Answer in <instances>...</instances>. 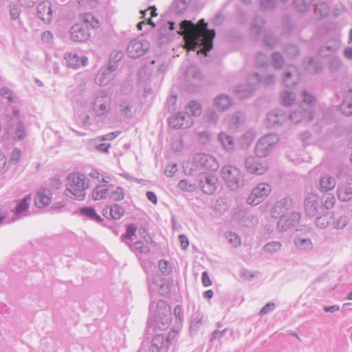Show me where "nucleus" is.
<instances>
[{"label": "nucleus", "instance_id": "f257e3e1", "mask_svg": "<svg viewBox=\"0 0 352 352\" xmlns=\"http://www.w3.org/2000/svg\"><path fill=\"white\" fill-rule=\"evenodd\" d=\"M199 24L203 25L204 30H199L191 21L184 20L179 24L177 33L184 36L187 50L195 51L197 47H203L207 55L213 47L216 34L214 30L207 28L208 23L204 19L199 20Z\"/></svg>", "mask_w": 352, "mask_h": 352}, {"label": "nucleus", "instance_id": "f03ea898", "mask_svg": "<svg viewBox=\"0 0 352 352\" xmlns=\"http://www.w3.org/2000/svg\"><path fill=\"white\" fill-rule=\"evenodd\" d=\"M155 318H151L147 322L146 333L154 331L156 329L164 330L168 327L171 322L170 308L164 300H159L156 305Z\"/></svg>", "mask_w": 352, "mask_h": 352}, {"label": "nucleus", "instance_id": "7ed1b4c3", "mask_svg": "<svg viewBox=\"0 0 352 352\" xmlns=\"http://www.w3.org/2000/svg\"><path fill=\"white\" fill-rule=\"evenodd\" d=\"M93 28L99 27V21L91 14L83 16V23L74 25L70 29V36L72 41L85 42L90 36L89 27Z\"/></svg>", "mask_w": 352, "mask_h": 352}, {"label": "nucleus", "instance_id": "20e7f679", "mask_svg": "<svg viewBox=\"0 0 352 352\" xmlns=\"http://www.w3.org/2000/svg\"><path fill=\"white\" fill-rule=\"evenodd\" d=\"M275 82V76L274 75H268L265 77H261L258 73L250 74L248 78V85L238 86L235 88V92L241 98L249 97L255 90L257 84H261L268 86Z\"/></svg>", "mask_w": 352, "mask_h": 352}, {"label": "nucleus", "instance_id": "39448f33", "mask_svg": "<svg viewBox=\"0 0 352 352\" xmlns=\"http://www.w3.org/2000/svg\"><path fill=\"white\" fill-rule=\"evenodd\" d=\"M67 190L77 199L82 200L85 197V190L89 188V179L78 173H73L67 177Z\"/></svg>", "mask_w": 352, "mask_h": 352}, {"label": "nucleus", "instance_id": "423d86ee", "mask_svg": "<svg viewBox=\"0 0 352 352\" xmlns=\"http://www.w3.org/2000/svg\"><path fill=\"white\" fill-rule=\"evenodd\" d=\"M221 177L230 190H236L243 185V179L239 168L232 165H225L221 169Z\"/></svg>", "mask_w": 352, "mask_h": 352}, {"label": "nucleus", "instance_id": "0eeeda50", "mask_svg": "<svg viewBox=\"0 0 352 352\" xmlns=\"http://www.w3.org/2000/svg\"><path fill=\"white\" fill-rule=\"evenodd\" d=\"M177 111L168 118V124L173 129H186L192 124L191 116H199L201 111Z\"/></svg>", "mask_w": 352, "mask_h": 352}, {"label": "nucleus", "instance_id": "6e6552de", "mask_svg": "<svg viewBox=\"0 0 352 352\" xmlns=\"http://www.w3.org/2000/svg\"><path fill=\"white\" fill-rule=\"evenodd\" d=\"M278 140V135L274 133H269L263 136L256 145L255 154L259 157H266Z\"/></svg>", "mask_w": 352, "mask_h": 352}, {"label": "nucleus", "instance_id": "1a4fd4ad", "mask_svg": "<svg viewBox=\"0 0 352 352\" xmlns=\"http://www.w3.org/2000/svg\"><path fill=\"white\" fill-rule=\"evenodd\" d=\"M193 164L197 169L216 171L219 164L217 160L209 154L197 153L193 158Z\"/></svg>", "mask_w": 352, "mask_h": 352}, {"label": "nucleus", "instance_id": "9d476101", "mask_svg": "<svg viewBox=\"0 0 352 352\" xmlns=\"http://www.w3.org/2000/svg\"><path fill=\"white\" fill-rule=\"evenodd\" d=\"M272 190L271 186L267 183L258 184L251 192L247 199L250 205L256 206L266 198Z\"/></svg>", "mask_w": 352, "mask_h": 352}, {"label": "nucleus", "instance_id": "9b49d317", "mask_svg": "<svg viewBox=\"0 0 352 352\" xmlns=\"http://www.w3.org/2000/svg\"><path fill=\"white\" fill-rule=\"evenodd\" d=\"M198 185L201 191L207 195L213 194L217 188L218 178L208 173H199L197 176Z\"/></svg>", "mask_w": 352, "mask_h": 352}, {"label": "nucleus", "instance_id": "f8f14e48", "mask_svg": "<svg viewBox=\"0 0 352 352\" xmlns=\"http://www.w3.org/2000/svg\"><path fill=\"white\" fill-rule=\"evenodd\" d=\"M150 48V43L146 40L133 39L126 48V52L129 57L138 58L145 54Z\"/></svg>", "mask_w": 352, "mask_h": 352}, {"label": "nucleus", "instance_id": "ddd939ff", "mask_svg": "<svg viewBox=\"0 0 352 352\" xmlns=\"http://www.w3.org/2000/svg\"><path fill=\"white\" fill-rule=\"evenodd\" d=\"M320 205L318 197L313 193L308 194L304 201L305 211L307 215L314 217L320 214Z\"/></svg>", "mask_w": 352, "mask_h": 352}, {"label": "nucleus", "instance_id": "4468645a", "mask_svg": "<svg viewBox=\"0 0 352 352\" xmlns=\"http://www.w3.org/2000/svg\"><path fill=\"white\" fill-rule=\"evenodd\" d=\"M113 67L108 65L106 67H102L96 77V83L100 86L108 85L116 74L117 70Z\"/></svg>", "mask_w": 352, "mask_h": 352}, {"label": "nucleus", "instance_id": "2eb2a0df", "mask_svg": "<svg viewBox=\"0 0 352 352\" xmlns=\"http://www.w3.org/2000/svg\"><path fill=\"white\" fill-rule=\"evenodd\" d=\"M280 217V219L278 221L277 226L280 231H285L298 226L300 219V214L299 212H294L289 216Z\"/></svg>", "mask_w": 352, "mask_h": 352}, {"label": "nucleus", "instance_id": "dca6fc26", "mask_svg": "<svg viewBox=\"0 0 352 352\" xmlns=\"http://www.w3.org/2000/svg\"><path fill=\"white\" fill-rule=\"evenodd\" d=\"M245 167L249 173L258 175L264 174L267 170V167L254 157L246 158Z\"/></svg>", "mask_w": 352, "mask_h": 352}, {"label": "nucleus", "instance_id": "f3484780", "mask_svg": "<svg viewBox=\"0 0 352 352\" xmlns=\"http://www.w3.org/2000/svg\"><path fill=\"white\" fill-rule=\"evenodd\" d=\"M287 120L286 111H269L266 116L265 124L267 127L279 126Z\"/></svg>", "mask_w": 352, "mask_h": 352}, {"label": "nucleus", "instance_id": "a211bd4d", "mask_svg": "<svg viewBox=\"0 0 352 352\" xmlns=\"http://www.w3.org/2000/svg\"><path fill=\"white\" fill-rule=\"evenodd\" d=\"M65 59L66 65L72 69H77L80 65L85 66L88 62L86 56H79L75 52H66Z\"/></svg>", "mask_w": 352, "mask_h": 352}, {"label": "nucleus", "instance_id": "6ab92c4d", "mask_svg": "<svg viewBox=\"0 0 352 352\" xmlns=\"http://www.w3.org/2000/svg\"><path fill=\"white\" fill-rule=\"evenodd\" d=\"M52 192L49 188H41L37 191L34 196V204L38 208L45 207L50 204Z\"/></svg>", "mask_w": 352, "mask_h": 352}, {"label": "nucleus", "instance_id": "aec40b11", "mask_svg": "<svg viewBox=\"0 0 352 352\" xmlns=\"http://www.w3.org/2000/svg\"><path fill=\"white\" fill-rule=\"evenodd\" d=\"M329 197H327L322 206H320V212L322 213V215L318 217L316 219V225L320 228H324L329 224L330 222V217L329 216Z\"/></svg>", "mask_w": 352, "mask_h": 352}, {"label": "nucleus", "instance_id": "412c9836", "mask_svg": "<svg viewBox=\"0 0 352 352\" xmlns=\"http://www.w3.org/2000/svg\"><path fill=\"white\" fill-rule=\"evenodd\" d=\"M37 14L44 23H50L52 19V9L50 1H43L37 6Z\"/></svg>", "mask_w": 352, "mask_h": 352}, {"label": "nucleus", "instance_id": "4be33fe9", "mask_svg": "<svg viewBox=\"0 0 352 352\" xmlns=\"http://www.w3.org/2000/svg\"><path fill=\"white\" fill-rule=\"evenodd\" d=\"M186 80L189 85L196 86L202 79L203 76L199 69L195 65L188 67L185 73Z\"/></svg>", "mask_w": 352, "mask_h": 352}, {"label": "nucleus", "instance_id": "5701e85b", "mask_svg": "<svg viewBox=\"0 0 352 352\" xmlns=\"http://www.w3.org/2000/svg\"><path fill=\"white\" fill-rule=\"evenodd\" d=\"M110 98L104 91H99L94 100V110H107L109 108Z\"/></svg>", "mask_w": 352, "mask_h": 352}, {"label": "nucleus", "instance_id": "b1692460", "mask_svg": "<svg viewBox=\"0 0 352 352\" xmlns=\"http://www.w3.org/2000/svg\"><path fill=\"white\" fill-rule=\"evenodd\" d=\"M233 104V100L226 94H220L213 100V107L220 110H226L232 107Z\"/></svg>", "mask_w": 352, "mask_h": 352}, {"label": "nucleus", "instance_id": "393cba45", "mask_svg": "<svg viewBox=\"0 0 352 352\" xmlns=\"http://www.w3.org/2000/svg\"><path fill=\"white\" fill-rule=\"evenodd\" d=\"M293 202L292 199L288 197L282 198L274 206L273 210L280 216H283L285 213L292 208Z\"/></svg>", "mask_w": 352, "mask_h": 352}, {"label": "nucleus", "instance_id": "a878e982", "mask_svg": "<svg viewBox=\"0 0 352 352\" xmlns=\"http://www.w3.org/2000/svg\"><path fill=\"white\" fill-rule=\"evenodd\" d=\"M338 199L341 201H348L352 199V185L346 181V184L339 186L337 189Z\"/></svg>", "mask_w": 352, "mask_h": 352}, {"label": "nucleus", "instance_id": "bb28decb", "mask_svg": "<svg viewBox=\"0 0 352 352\" xmlns=\"http://www.w3.org/2000/svg\"><path fill=\"white\" fill-rule=\"evenodd\" d=\"M314 111H286L287 118L295 124L299 123L306 114L309 116V120H311Z\"/></svg>", "mask_w": 352, "mask_h": 352}, {"label": "nucleus", "instance_id": "cd10ccee", "mask_svg": "<svg viewBox=\"0 0 352 352\" xmlns=\"http://www.w3.org/2000/svg\"><path fill=\"white\" fill-rule=\"evenodd\" d=\"M218 140L227 151L230 152L234 149L235 144L232 136L221 132L218 135Z\"/></svg>", "mask_w": 352, "mask_h": 352}, {"label": "nucleus", "instance_id": "c85d7f7f", "mask_svg": "<svg viewBox=\"0 0 352 352\" xmlns=\"http://www.w3.org/2000/svg\"><path fill=\"white\" fill-rule=\"evenodd\" d=\"M245 120V117L243 111H235L230 118L228 126L235 130L244 122Z\"/></svg>", "mask_w": 352, "mask_h": 352}, {"label": "nucleus", "instance_id": "c756f323", "mask_svg": "<svg viewBox=\"0 0 352 352\" xmlns=\"http://www.w3.org/2000/svg\"><path fill=\"white\" fill-rule=\"evenodd\" d=\"M294 243L296 247L300 250L309 251L313 248V243L307 237L297 236L295 237Z\"/></svg>", "mask_w": 352, "mask_h": 352}, {"label": "nucleus", "instance_id": "7c9ffc66", "mask_svg": "<svg viewBox=\"0 0 352 352\" xmlns=\"http://www.w3.org/2000/svg\"><path fill=\"white\" fill-rule=\"evenodd\" d=\"M109 210V213L112 219H120L124 214V209L120 205L114 204L109 207L103 210V214L105 215Z\"/></svg>", "mask_w": 352, "mask_h": 352}, {"label": "nucleus", "instance_id": "2f4dec72", "mask_svg": "<svg viewBox=\"0 0 352 352\" xmlns=\"http://www.w3.org/2000/svg\"><path fill=\"white\" fill-rule=\"evenodd\" d=\"M131 252H134L137 256L142 254H147L150 248L148 246L145 245L142 241H137L135 243H129L126 244Z\"/></svg>", "mask_w": 352, "mask_h": 352}, {"label": "nucleus", "instance_id": "473e14b6", "mask_svg": "<svg viewBox=\"0 0 352 352\" xmlns=\"http://www.w3.org/2000/svg\"><path fill=\"white\" fill-rule=\"evenodd\" d=\"M298 79L299 78L296 71L294 72H286L284 74L283 82L285 87L292 88L298 84Z\"/></svg>", "mask_w": 352, "mask_h": 352}, {"label": "nucleus", "instance_id": "72a5a7b5", "mask_svg": "<svg viewBox=\"0 0 352 352\" xmlns=\"http://www.w3.org/2000/svg\"><path fill=\"white\" fill-rule=\"evenodd\" d=\"M79 212L81 215H83L90 220L94 221L97 223H100L102 221L101 217L96 213L95 209L92 207L81 208L79 210Z\"/></svg>", "mask_w": 352, "mask_h": 352}, {"label": "nucleus", "instance_id": "f704fd0d", "mask_svg": "<svg viewBox=\"0 0 352 352\" xmlns=\"http://www.w3.org/2000/svg\"><path fill=\"white\" fill-rule=\"evenodd\" d=\"M164 344V337L162 334H157L152 339L148 347V352H159Z\"/></svg>", "mask_w": 352, "mask_h": 352}, {"label": "nucleus", "instance_id": "c9c22d12", "mask_svg": "<svg viewBox=\"0 0 352 352\" xmlns=\"http://www.w3.org/2000/svg\"><path fill=\"white\" fill-rule=\"evenodd\" d=\"M330 12V8L327 3L320 2L316 5L315 9V15L319 19H323L328 16Z\"/></svg>", "mask_w": 352, "mask_h": 352}, {"label": "nucleus", "instance_id": "e433bc0d", "mask_svg": "<svg viewBox=\"0 0 352 352\" xmlns=\"http://www.w3.org/2000/svg\"><path fill=\"white\" fill-rule=\"evenodd\" d=\"M31 199V195H28L23 199L20 200L14 208V214L19 215L22 212H25L29 208Z\"/></svg>", "mask_w": 352, "mask_h": 352}, {"label": "nucleus", "instance_id": "4c0bfd02", "mask_svg": "<svg viewBox=\"0 0 352 352\" xmlns=\"http://www.w3.org/2000/svg\"><path fill=\"white\" fill-rule=\"evenodd\" d=\"M296 100V95L291 91H284L280 95V102L282 104L288 107L294 103Z\"/></svg>", "mask_w": 352, "mask_h": 352}, {"label": "nucleus", "instance_id": "58836bf2", "mask_svg": "<svg viewBox=\"0 0 352 352\" xmlns=\"http://www.w3.org/2000/svg\"><path fill=\"white\" fill-rule=\"evenodd\" d=\"M137 226L135 224L131 223L126 226V232L121 236L122 242L126 245L130 243L129 240L132 239L133 236L135 235L137 231Z\"/></svg>", "mask_w": 352, "mask_h": 352}, {"label": "nucleus", "instance_id": "ea45409f", "mask_svg": "<svg viewBox=\"0 0 352 352\" xmlns=\"http://www.w3.org/2000/svg\"><path fill=\"white\" fill-rule=\"evenodd\" d=\"M264 25V21L260 16H256L252 21L251 26V34L257 36L261 32Z\"/></svg>", "mask_w": 352, "mask_h": 352}, {"label": "nucleus", "instance_id": "a19ab883", "mask_svg": "<svg viewBox=\"0 0 352 352\" xmlns=\"http://www.w3.org/2000/svg\"><path fill=\"white\" fill-rule=\"evenodd\" d=\"M318 189L321 192L327 193L330 190V176L327 173H323L320 177Z\"/></svg>", "mask_w": 352, "mask_h": 352}, {"label": "nucleus", "instance_id": "79ce46f5", "mask_svg": "<svg viewBox=\"0 0 352 352\" xmlns=\"http://www.w3.org/2000/svg\"><path fill=\"white\" fill-rule=\"evenodd\" d=\"M109 194V189L104 186H97L92 193V197L95 200H100L107 197Z\"/></svg>", "mask_w": 352, "mask_h": 352}, {"label": "nucleus", "instance_id": "37998d69", "mask_svg": "<svg viewBox=\"0 0 352 352\" xmlns=\"http://www.w3.org/2000/svg\"><path fill=\"white\" fill-rule=\"evenodd\" d=\"M26 128L23 122H18L14 131V137L17 140H23L27 136Z\"/></svg>", "mask_w": 352, "mask_h": 352}, {"label": "nucleus", "instance_id": "c03bdc74", "mask_svg": "<svg viewBox=\"0 0 352 352\" xmlns=\"http://www.w3.org/2000/svg\"><path fill=\"white\" fill-rule=\"evenodd\" d=\"M279 39L273 35L271 32H266L264 35L265 45L272 49L275 47L278 43Z\"/></svg>", "mask_w": 352, "mask_h": 352}, {"label": "nucleus", "instance_id": "a18cd8bd", "mask_svg": "<svg viewBox=\"0 0 352 352\" xmlns=\"http://www.w3.org/2000/svg\"><path fill=\"white\" fill-rule=\"evenodd\" d=\"M123 52H113L109 57V65L114 66L115 69L117 70L118 67V63L123 58Z\"/></svg>", "mask_w": 352, "mask_h": 352}, {"label": "nucleus", "instance_id": "49530a36", "mask_svg": "<svg viewBox=\"0 0 352 352\" xmlns=\"http://www.w3.org/2000/svg\"><path fill=\"white\" fill-rule=\"evenodd\" d=\"M272 63L275 69H280L283 67L285 63L283 56L279 52H274L272 54Z\"/></svg>", "mask_w": 352, "mask_h": 352}, {"label": "nucleus", "instance_id": "de8ad7c7", "mask_svg": "<svg viewBox=\"0 0 352 352\" xmlns=\"http://www.w3.org/2000/svg\"><path fill=\"white\" fill-rule=\"evenodd\" d=\"M313 1L314 0H294V4L298 11L305 12L309 8Z\"/></svg>", "mask_w": 352, "mask_h": 352}, {"label": "nucleus", "instance_id": "09e8293b", "mask_svg": "<svg viewBox=\"0 0 352 352\" xmlns=\"http://www.w3.org/2000/svg\"><path fill=\"white\" fill-rule=\"evenodd\" d=\"M76 120L79 124H81L84 127H88L91 124L90 116L87 115L85 111L81 112L76 116Z\"/></svg>", "mask_w": 352, "mask_h": 352}, {"label": "nucleus", "instance_id": "8fccbe9b", "mask_svg": "<svg viewBox=\"0 0 352 352\" xmlns=\"http://www.w3.org/2000/svg\"><path fill=\"white\" fill-rule=\"evenodd\" d=\"M307 69L310 73H318L322 69V64L315 58H310L307 67Z\"/></svg>", "mask_w": 352, "mask_h": 352}, {"label": "nucleus", "instance_id": "3c124183", "mask_svg": "<svg viewBox=\"0 0 352 352\" xmlns=\"http://www.w3.org/2000/svg\"><path fill=\"white\" fill-rule=\"evenodd\" d=\"M178 187L182 190L187 192H193L196 190V185L191 184L187 179H182L178 183Z\"/></svg>", "mask_w": 352, "mask_h": 352}, {"label": "nucleus", "instance_id": "603ef678", "mask_svg": "<svg viewBox=\"0 0 352 352\" xmlns=\"http://www.w3.org/2000/svg\"><path fill=\"white\" fill-rule=\"evenodd\" d=\"M282 245L280 242L272 241L265 245L263 249L266 252L274 253L280 250Z\"/></svg>", "mask_w": 352, "mask_h": 352}, {"label": "nucleus", "instance_id": "864d4df0", "mask_svg": "<svg viewBox=\"0 0 352 352\" xmlns=\"http://www.w3.org/2000/svg\"><path fill=\"white\" fill-rule=\"evenodd\" d=\"M302 96L303 102L310 107L314 106L316 102V97L306 90L302 91Z\"/></svg>", "mask_w": 352, "mask_h": 352}, {"label": "nucleus", "instance_id": "5fc2aeb1", "mask_svg": "<svg viewBox=\"0 0 352 352\" xmlns=\"http://www.w3.org/2000/svg\"><path fill=\"white\" fill-rule=\"evenodd\" d=\"M0 95L7 98L10 102L14 103L18 101V97L7 88L1 89Z\"/></svg>", "mask_w": 352, "mask_h": 352}, {"label": "nucleus", "instance_id": "6e6d98bb", "mask_svg": "<svg viewBox=\"0 0 352 352\" xmlns=\"http://www.w3.org/2000/svg\"><path fill=\"white\" fill-rule=\"evenodd\" d=\"M109 197L114 201H120L124 199V190L122 188L118 186L109 194Z\"/></svg>", "mask_w": 352, "mask_h": 352}, {"label": "nucleus", "instance_id": "4d7b16f0", "mask_svg": "<svg viewBox=\"0 0 352 352\" xmlns=\"http://www.w3.org/2000/svg\"><path fill=\"white\" fill-rule=\"evenodd\" d=\"M159 268L161 272L166 276L170 274L172 272L170 264L166 261L161 260L159 262Z\"/></svg>", "mask_w": 352, "mask_h": 352}, {"label": "nucleus", "instance_id": "13d9d810", "mask_svg": "<svg viewBox=\"0 0 352 352\" xmlns=\"http://www.w3.org/2000/svg\"><path fill=\"white\" fill-rule=\"evenodd\" d=\"M276 6V0H261L260 6L263 10H273Z\"/></svg>", "mask_w": 352, "mask_h": 352}, {"label": "nucleus", "instance_id": "bf43d9fd", "mask_svg": "<svg viewBox=\"0 0 352 352\" xmlns=\"http://www.w3.org/2000/svg\"><path fill=\"white\" fill-rule=\"evenodd\" d=\"M203 118L206 122L210 124H216L218 120V115L216 111H208Z\"/></svg>", "mask_w": 352, "mask_h": 352}, {"label": "nucleus", "instance_id": "052dcab7", "mask_svg": "<svg viewBox=\"0 0 352 352\" xmlns=\"http://www.w3.org/2000/svg\"><path fill=\"white\" fill-rule=\"evenodd\" d=\"M256 63L258 66L265 67L268 65V57L263 53H258L256 57Z\"/></svg>", "mask_w": 352, "mask_h": 352}, {"label": "nucleus", "instance_id": "680f3d73", "mask_svg": "<svg viewBox=\"0 0 352 352\" xmlns=\"http://www.w3.org/2000/svg\"><path fill=\"white\" fill-rule=\"evenodd\" d=\"M202 318H198L196 317L193 320H191L190 324V333L192 332H197V330L200 328V327L202 325Z\"/></svg>", "mask_w": 352, "mask_h": 352}, {"label": "nucleus", "instance_id": "e2e57ef3", "mask_svg": "<svg viewBox=\"0 0 352 352\" xmlns=\"http://www.w3.org/2000/svg\"><path fill=\"white\" fill-rule=\"evenodd\" d=\"M177 96L176 94H172L166 100V107L168 110H175L176 102H177Z\"/></svg>", "mask_w": 352, "mask_h": 352}, {"label": "nucleus", "instance_id": "0e129e2a", "mask_svg": "<svg viewBox=\"0 0 352 352\" xmlns=\"http://www.w3.org/2000/svg\"><path fill=\"white\" fill-rule=\"evenodd\" d=\"M198 136V140L201 144H206L210 142V133L208 131L199 133Z\"/></svg>", "mask_w": 352, "mask_h": 352}, {"label": "nucleus", "instance_id": "69168bd1", "mask_svg": "<svg viewBox=\"0 0 352 352\" xmlns=\"http://www.w3.org/2000/svg\"><path fill=\"white\" fill-rule=\"evenodd\" d=\"M348 223L347 217L345 216L340 217L333 223L334 228L336 229H343Z\"/></svg>", "mask_w": 352, "mask_h": 352}, {"label": "nucleus", "instance_id": "338daca9", "mask_svg": "<svg viewBox=\"0 0 352 352\" xmlns=\"http://www.w3.org/2000/svg\"><path fill=\"white\" fill-rule=\"evenodd\" d=\"M343 63L340 58L338 56H331V72L336 69H340L342 67Z\"/></svg>", "mask_w": 352, "mask_h": 352}, {"label": "nucleus", "instance_id": "774afa93", "mask_svg": "<svg viewBox=\"0 0 352 352\" xmlns=\"http://www.w3.org/2000/svg\"><path fill=\"white\" fill-rule=\"evenodd\" d=\"M299 138L302 142V144L306 146L309 144L311 138V133L309 131H305L299 134Z\"/></svg>", "mask_w": 352, "mask_h": 352}]
</instances>
